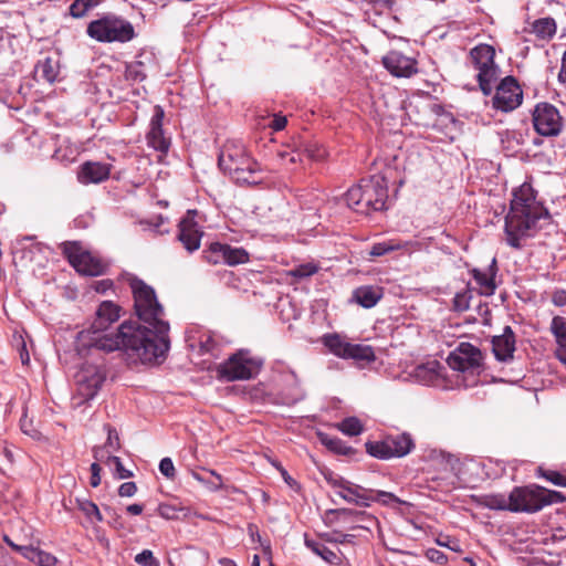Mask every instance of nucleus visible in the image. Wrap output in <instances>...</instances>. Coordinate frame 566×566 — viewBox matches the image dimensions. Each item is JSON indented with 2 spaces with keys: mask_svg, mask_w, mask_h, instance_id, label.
I'll return each instance as SVG.
<instances>
[{
  "mask_svg": "<svg viewBox=\"0 0 566 566\" xmlns=\"http://www.w3.org/2000/svg\"><path fill=\"white\" fill-rule=\"evenodd\" d=\"M134 296V308L144 325L133 323L143 334L137 343V358L143 364L160 363L169 349V324L164 319V308L155 290L143 280L134 277L129 282Z\"/></svg>",
  "mask_w": 566,
  "mask_h": 566,
  "instance_id": "obj_1",
  "label": "nucleus"
},
{
  "mask_svg": "<svg viewBox=\"0 0 566 566\" xmlns=\"http://www.w3.org/2000/svg\"><path fill=\"white\" fill-rule=\"evenodd\" d=\"M119 317L120 307L117 304L112 301L102 302L90 327L80 333V339L85 347L104 352L124 350L128 357L138 360L137 343L143 334L134 328L132 322L122 323L115 333L108 332Z\"/></svg>",
  "mask_w": 566,
  "mask_h": 566,
  "instance_id": "obj_2",
  "label": "nucleus"
},
{
  "mask_svg": "<svg viewBox=\"0 0 566 566\" xmlns=\"http://www.w3.org/2000/svg\"><path fill=\"white\" fill-rule=\"evenodd\" d=\"M549 219V212L536 191L525 182L513 191L510 211L505 217V241L513 249H521L524 239L533 237L541 228V220Z\"/></svg>",
  "mask_w": 566,
  "mask_h": 566,
  "instance_id": "obj_3",
  "label": "nucleus"
},
{
  "mask_svg": "<svg viewBox=\"0 0 566 566\" xmlns=\"http://www.w3.org/2000/svg\"><path fill=\"white\" fill-rule=\"evenodd\" d=\"M219 168L237 184L256 185L260 182L259 164L247 153L240 143L228 140L218 157Z\"/></svg>",
  "mask_w": 566,
  "mask_h": 566,
  "instance_id": "obj_4",
  "label": "nucleus"
},
{
  "mask_svg": "<svg viewBox=\"0 0 566 566\" xmlns=\"http://www.w3.org/2000/svg\"><path fill=\"white\" fill-rule=\"evenodd\" d=\"M86 33L90 38L102 43H126L136 35L133 24L115 13H106L91 21Z\"/></svg>",
  "mask_w": 566,
  "mask_h": 566,
  "instance_id": "obj_5",
  "label": "nucleus"
},
{
  "mask_svg": "<svg viewBox=\"0 0 566 566\" xmlns=\"http://www.w3.org/2000/svg\"><path fill=\"white\" fill-rule=\"evenodd\" d=\"M263 365V358L249 349H239L217 367V377L226 381L250 380L261 373Z\"/></svg>",
  "mask_w": 566,
  "mask_h": 566,
  "instance_id": "obj_6",
  "label": "nucleus"
},
{
  "mask_svg": "<svg viewBox=\"0 0 566 566\" xmlns=\"http://www.w3.org/2000/svg\"><path fill=\"white\" fill-rule=\"evenodd\" d=\"M495 50L492 45L480 43L469 52V62L478 71L476 80L484 95H490L499 77V66L495 63Z\"/></svg>",
  "mask_w": 566,
  "mask_h": 566,
  "instance_id": "obj_7",
  "label": "nucleus"
},
{
  "mask_svg": "<svg viewBox=\"0 0 566 566\" xmlns=\"http://www.w3.org/2000/svg\"><path fill=\"white\" fill-rule=\"evenodd\" d=\"M60 250L74 270L82 275L98 276L106 270V264L85 250L80 241L62 242Z\"/></svg>",
  "mask_w": 566,
  "mask_h": 566,
  "instance_id": "obj_8",
  "label": "nucleus"
},
{
  "mask_svg": "<svg viewBox=\"0 0 566 566\" xmlns=\"http://www.w3.org/2000/svg\"><path fill=\"white\" fill-rule=\"evenodd\" d=\"M366 452L379 460L402 458L415 449V441L410 433L388 434L380 441H367Z\"/></svg>",
  "mask_w": 566,
  "mask_h": 566,
  "instance_id": "obj_9",
  "label": "nucleus"
},
{
  "mask_svg": "<svg viewBox=\"0 0 566 566\" xmlns=\"http://www.w3.org/2000/svg\"><path fill=\"white\" fill-rule=\"evenodd\" d=\"M481 349L468 342H461L449 353L446 361L448 366L457 371H474L483 364Z\"/></svg>",
  "mask_w": 566,
  "mask_h": 566,
  "instance_id": "obj_10",
  "label": "nucleus"
},
{
  "mask_svg": "<svg viewBox=\"0 0 566 566\" xmlns=\"http://www.w3.org/2000/svg\"><path fill=\"white\" fill-rule=\"evenodd\" d=\"M363 203L360 213L369 214L373 211L384 210L388 199V189L384 178L363 179Z\"/></svg>",
  "mask_w": 566,
  "mask_h": 566,
  "instance_id": "obj_11",
  "label": "nucleus"
},
{
  "mask_svg": "<svg viewBox=\"0 0 566 566\" xmlns=\"http://www.w3.org/2000/svg\"><path fill=\"white\" fill-rule=\"evenodd\" d=\"M533 125L542 136H557L563 128L558 109L549 103H539L533 112Z\"/></svg>",
  "mask_w": 566,
  "mask_h": 566,
  "instance_id": "obj_12",
  "label": "nucleus"
},
{
  "mask_svg": "<svg viewBox=\"0 0 566 566\" xmlns=\"http://www.w3.org/2000/svg\"><path fill=\"white\" fill-rule=\"evenodd\" d=\"M203 259L210 264L235 266L249 261V253L243 248H234L227 243L213 242L203 250Z\"/></svg>",
  "mask_w": 566,
  "mask_h": 566,
  "instance_id": "obj_13",
  "label": "nucleus"
},
{
  "mask_svg": "<svg viewBox=\"0 0 566 566\" xmlns=\"http://www.w3.org/2000/svg\"><path fill=\"white\" fill-rule=\"evenodd\" d=\"M523 99V92L513 76H506L496 86L492 98L493 107L501 112H511L518 107Z\"/></svg>",
  "mask_w": 566,
  "mask_h": 566,
  "instance_id": "obj_14",
  "label": "nucleus"
},
{
  "mask_svg": "<svg viewBox=\"0 0 566 566\" xmlns=\"http://www.w3.org/2000/svg\"><path fill=\"white\" fill-rule=\"evenodd\" d=\"M512 509L514 513H536L543 509L541 486L528 484L525 486H515L511 491Z\"/></svg>",
  "mask_w": 566,
  "mask_h": 566,
  "instance_id": "obj_15",
  "label": "nucleus"
},
{
  "mask_svg": "<svg viewBox=\"0 0 566 566\" xmlns=\"http://www.w3.org/2000/svg\"><path fill=\"white\" fill-rule=\"evenodd\" d=\"M384 67L396 77H411L418 73V62L399 51H390L382 57Z\"/></svg>",
  "mask_w": 566,
  "mask_h": 566,
  "instance_id": "obj_16",
  "label": "nucleus"
},
{
  "mask_svg": "<svg viewBox=\"0 0 566 566\" xmlns=\"http://www.w3.org/2000/svg\"><path fill=\"white\" fill-rule=\"evenodd\" d=\"M195 214V210H188L186 217L180 220L178 226V240L190 253L200 248L202 237V232L193 219Z\"/></svg>",
  "mask_w": 566,
  "mask_h": 566,
  "instance_id": "obj_17",
  "label": "nucleus"
},
{
  "mask_svg": "<svg viewBox=\"0 0 566 566\" xmlns=\"http://www.w3.org/2000/svg\"><path fill=\"white\" fill-rule=\"evenodd\" d=\"M492 352L497 361L511 363L516 350V336L511 326H505L501 335L492 337Z\"/></svg>",
  "mask_w": 566,
  "mask_h": 566,
  "instance_id": "obj_18",
  "label": "nucleus"
},
{
  "mask_svg": "<svg viewBox=\"0 0 566 566\" xmlns=\"http://www.w3.org/2000/svg\"><path fill=\"white\" fill-rule=\"evenodd\" d=\"M164 109L161 106L156 105L154 107V114L150 119V129L147 134V143L148 146L154 148L155 150L167 153L170 146L169 139L164 136L163 130V120H164Z\"/></svg>",
  "mask_w": 566,
  "mask_h": 566,
  "instance_id": "obj_19",
  "label": "nucleus"
},
{
  "mask_svg": "<svg viewBox=\"0 0 566 566\" xmlns=\"http://www.w3.org/2000/svg\"><path fill=\"white\" fill-rule=\"evenodd\" d=\"M112 165L87 160L80 166L77 180L82 185L101 184L109 178Z\"/></svg>",
  "mask_w": 566,
  "mask_h": 566,
  "instance_id": "obj_20",
  "label": "nucleus"
},
{
  "mask_svg": "<svg viewBox=\"0 0 566 566\" xmlns=\"http://www.w3.org/2000/svg\"><path fill=\"white\" fill-rule=\"evenodd\" d=\"M444 367L438 360H429L427 363L417 365L411 376L419 385L434 387L438 386Z\"/></svg>",
  "mask_w": 566,
  "mask_h": 566,
  "instance_id": "obj_21",
  "label": "nucleus"
},
{
  "mask_svg": "<svg viewBox=\"0 0 566 566\" xmlns=\"http://www.w3.org/2000/svg\"><path fill=\"white\" fill-rule=\"evenodd\" d=\"M343 500L358 506L369 507L373 503V489L364 488L347 481L342 490L336 492Z\"/></svg>",
  "mask_w": 566,
  "mask_h": 566,
  "instance_id": "obj_22",
  "label": "nucleus"
},
{
  "mask_svg": "<svg viewBox=\"0 0 566 566\" xmlns=\"http://www.w3.org/2000/svg\"><path fill=\"white\" fill-rule=\"evenodd\" d=\"M382 297V290L378 286L363 285L353 291L350 302L364 308L374 307Z\"/></svg>",
  "mask_w": 566,
  "mask_h": 566,
  "instance_id": "obj_23",
  "label": "nucleus"
},
{
  "mask_svg": "<svg viewBox=\"0 0 566 566\" xmlns=\"http://www.w3.org/2000/svg\"><path fill=\"white\" fill-rule=\"evenodd\" d=\"M106 378L96 366H85L75 374V381L84 389H101L104 386Z\"/></svg>",
  "mask_w": 566,
  "mask_h": 566,
  "instance_id": "obj_24",
  "label": "nucleus"
},
{
  "mask_svg": "<svg viewBox=\"0 0 566 566\" xmlns=\"http://www.w3.org/2000/svg\"><path fill=\"white\" fill-rule=\"evenodd\" d=\"M233 394H242V396H249L250 399L261 400L262 402H270L274 405L292 406L301 398H285L282 396L284 391H232Z\"/></svg>",
  "mask_w": 566,
  "mask_h": 566,
  "instance_id": "obj_25",
  "label": "nucleus"
},
{
  "mask_svg": "<svg viewBox=\"0 0 566 566\" xmlns=\"http://www.w3.org/2000/svg\"><path fill=\"white\" fill-rule=\"evenodd\" d=\"M304 544L305 546L313 552L315 555L319 556L324 562L329 565H339L340 557L336 552L329 549L325 544L310 538L306 534L304 535Z\"/></svg>",
  "mask_w": 566,
  "mask_h": 566,
  "instance_id": "obj_26",
  "label": "nucleus"
},
{
  "mask_svg": "<svg viewBox=\"0 0 566 566\" xmlns=\"http://www.w3.org/2000/svg\"><path fill=\"white\" fill-rule=\"evenodd\" d=\"M319 441L323 446H325L329 451L336 454L353 457L357 454V450L353 447L348 446L338 437H331L326 433H318Z\"/></svg>",
  "mask_w": 566,
  "mask_h": 566,
  "instance_id": "obj_27",
  "label": "nucleus"
},
{
  "mask_svg": "<svg viewBox=\"0 0 566 566\" xmlns=\"http://www.w3.org/2000/svg\"><path fill=\"white\" fill-rule=\"evenodd\" d=\"M345 359H354L357 363H371L376 359V356L371 346L349 343Z\"/></svg>",
  "mask_w": 566,
  "mask_h": 566,
  "instance_id": "obj_28",
  "label": "nucleus"
},
{
  "mask_svg": "<svg viewBox=\"0 0 566 566\" xmlns=\"http://www.w3.org/2000/svg\"><path fill=\"white\" fill-rule=\"evenodd\" d=\"M23 557L39 566H54L57 562L52 554L33 546L23 549Z\"/></svg>",
  "mask_w": 566,
  "mask_h": 566,
  "instance_id": "obj_29",
  "label": "nucleus"
},
{
  "mask_svg": "<svg viewBox=\"0 0 566 566\" xmlns=\"http://www.w3.org/2000/svg\"><path fill=\"white\" fill-rule=\"evenodd\" d=\"M59 63L52 57H45L36 64L35 72L48 83H53L59 75Z\"/></svg>",
  "mask_w": 566,
  "mask_h": 566,
  "instance_id": "obj_30",
  "label": "nucleus"
},
{
  "mask_svg": "<svg viewBox=\"0 0 566 566\" xmlns=\"http://www.w3.org/2000/svg\"><path fill=\"white\" fill-rule=\"evenodd\" d=\"M107 430V439L104 447H95L93 449V455L96 461H102L104 458V450L111 449L113 451H117L120 448L119 437L115 428L111 424H105L104 427Z\"/></svg>",
  "mask_w": 566,
  "mask_h": 566,
  "instance_id": "obj_31",
  "label": "nucleus"
},
{
  "mask_svg": "<svg viewBox=\"0 0 566 566\" xmlns=\"http://www.w3.org/2000/svg\"><path fill=\"white\" fill-rule=\"evenodd\" d=\"M532 32L539 39H551L556 33V22L553 18H542L533 22Z\"/></svg>",
  "mask_w": 566,
  "mask_h": 566,
  "instance_id": "obj_32",
  "label": "nucleus"
},
{
  "mask_svg": "<svg viewBox=\"0 0 566 566\" xmlns=\"http://www.w3.org/2000/svg\"><path fill=\"white\" fill-rule=\"evenodd\" d=\"M323 342L331 353L340 358H346L349 343L338 334H327L324 336Z\"/></svg>",
  "mask_w": 566,
  "mask_h": 566,
  "instance_id": "obj_33",
  "label": "nucleus"
},
{
  "mask_svg": "<svg viewBox=\"0 0 566 566\" xmlns=\"http://www.w3.org/2000/svg\"><path fill=\"white\" fill-rule=\"evenodd\" d=\"M190 347L198 348L200 354L217 355L219 350V343L210 333H202L196 342L190 344Z\"/></svg>",
  "mask_w": 566,
  "mask_h": 566,
  "instance_id": "obj_34",
  "label": "nucleus"
},
{
  "mask_svg": "<svg viewBox=\"0 0 566 566\" xmlns=\"http://www.w3.org/2000/svg\"><path fill=\"white\" fill-rule=\"evenodd\" d=\"M482 504L490 509L496 511H510L512 509V500L511 493L509 497H505L503 494H490L483 497Z\"/></svg>",
  "mask_w": 566,
  "mask_h": 566,
  "instance_id": "obj_35",
  "label": "nucleus"
},
{
  "mask_svg": "<svg viewBox=\"0 0 566 566\" xmlns=\"http://www.w3.org/2000/svg\"><path fill=\"white\" fill-rule=\"evenodd\" d=\"M78 510L88 518L91 523L103 522V515L98 506L91 500L76 499Z\"/></svg>",
  "mask_w": 566,
  "mask_h": 566,
  "instance_id": "obj_36",
  "label": "nucleus"
},
{
  "mask_svg": "<svg viewBox=\"0 0 566 566\" xmlns=\"http://www.w3.org/2000/svg\"><path fill=\"white\" fill-rule=\"evenodd\" d=\"M363 180L347 190L345 201L354 211L360 213V203H363Z\"/></svg>",
  "mask_w": 566,
  "mask_h": 566,
  "instance_id": "obj_37",
  "label": "nucleus"
},
{
  "mask_svg": "<svg viewBox=\"0 0 566 566\" xmlns=\"http://www.w3.org/2000/svg\"><path fill=\"white\" fill-rule=\"evenodd\" d=\"M551 332L558 346H566V317L554 316L551 323Z\"/></svg>",
  "mask_w": 566,
  "mask_h": 566,
  "instance_id": "obj_38",
  "label": "nucleus"
},
{
  "mask_svg": "<svg viewBox=\"0 0 566 566\" xmlns=\"http://www.w3.org/2000/svg\"><path fill=\"white\" fill-rule=\"evenodd\" d=\"M98 3L99 0H74L69 9L70 14L73 18H82Z\"/></svg>",
  "mask_w": 566,
  "mask_h": 566,
  "instance_id": "obj_39",
  "label": "nucleus"
},
{
  "mask_svg": "<svg viewBox=\"0 0 566 566\" xmlns=\"http://www.w3.org/2000/svg\"><path fill=\"white\" fill-rule=\"evenodd\" d=\"M473 277L475 282L483 289L485 295H492L495 291L494 273L489 275L485 272L474 270Z\"/></svg>",
  "mask_w": 566,
  "mask_h": 566,
  "instance_id": "obj_40",
  "label": "nucleus"
},
{
  "mask_svg": "<svg viewBox=\"0 0 566 566\" xmlns=\"http://www.w3.org/2000/svg\"><path fill=\"white\" fill-rule=\"evenodd\" d=\"M338 429L346 436L356 437L363 432V424L356 417H347L338 424Z\"/></svg>",
  "mask_w": 566,
  "mask_h": 566,
  "instance_id": "obj_41",
  "label": "nucleus"
},
{
  "mask_svg": "<svg viewBox=\"0 0 566 566\" xmlns=\"http://www.w3.org/2000/svg\"><path fill=\"white\" fill-rule=\"evenodd\" d=\"M12 344L19 353L22 365H28L30 363V354L25 337L21 333H14L12 336Z\"/></svg>",
  "mask_w": 566,
  "mask_h": 566,
  "instance_id": "obj_42",
  "label": "nucleus"
},
{
  "mask_svg": "<svg viewBox=\"0 0 566 566\" xmlns=\"http://www.w3.org/2000/svg\"><path fill=\"white\" fill-rule=\"evenodd\" d=\"M302 153L311 160H322L326 151L325 149L315 142H307L301 144Z\"/></svg>",
  "mask_w": 566,
  "mask_h": 566,
  "instance_id": "obj_43",
  "label": "nucleus"
},
{
  "mask_svg": "<svg viewBox=\"0 0 566 566\" xmlns=\"http://www.w3.org/2000/svg\"><path fill=\"white\" fill-rule=\"evenodd\" d=\"M333 512L338 516L350 517L356 521L369 522L370 524H374L377 521L371 514H368L364 511H356L352 509H337Z\"/></svg>",
  "mask_w": 566,
  "mask_h": 566,
  "instance_id": "obj_44",
  "label": "nucleus"
},
{
  "mask_svg": "<svg viewBox=\"0 0 566 566\" xmlns=\"http://www.w3.org/2000/svg\"><path fill=\"white\" fill-rule=\"evenodd\" d=\"M97 391H71V408L77 409L87 405L96 396Z\"/></svg>",
  "mask_w": 566,
  "mask_h": 566,
  "instance_id": "obj_45",
  "label": "nucleus"
},
{
  "mask_svg": "<svg viewBox=\"0 0 566 566\" xmlns=\"http://www.w3.org/2000/svg\"><path fill=\"white\" fill-rule=\"evenodd\" d=\"M541 493H542V503L539 506L552 505L557 503H564L566 501V496L559 492L554 490H548L546 488L541 486Z\"/></svg>",
  "mask_w": 566,
  "mask_h": 566,
  "instance_id": "obj_46",
  "label": "nucleus"
},
{
  "mask_svg": "<svg viewBox=\"0 0 566 566\" xmlns=\"http://www.w3.org/2000/svg\"><path fill=\"white\" fill-rule=\"evenodd\" d=\"M106 464L114 465L115 472L114 476L118 480L129 479L133 476V472L127 470L120 460L119 457L116 455H107Z\"/></svg>",
  "mask_w": 566,
  "mask_h": 566,
  "instance_id": "obj_47",
  "label": "nucleus"
},
{
  "mask_svg": "<svg viewBox=\"0 0 566 566\" xmlns=\"http://www.w3.org/2000/svg\"><path fill=\"white\" fill-rule=\"evenodd\" d=\"M401 249V244L399 243H396L395 241L392 240H389V241H384V242H378V243H375L371 249H370V252L369 254L371 256H382L389 252H392V251H396V250H399Z\"/></svg>",
  "mask_w": 566,
  "mask_h": 566,
  "instance_id": "obj_48",
  "label": "nucleus"
},
{
  "mask_svg": "<svg viewBox=\"0 0 566 566\" xmlns=\"http://www.w3.org/2000/svg\"><path fill=\"white\" fill-rule=\"evenodd\" d=\"M318 271V266L313 263H304L300 264L292 270H290L289 274L292 277H295L297 280L310 277L314 275Z\"/></svg>",
  "mask_w": 566,
  "mask_h": 566,
  "instance_id": "obj_49",
  "label": "nucleus"
},
{
  "mask_svg": "<svg viewBox=\"0 0 566 566\" xmlns=\"http://www.w3.org/2000/svg\"><path fill=\"white\" fill-rule=\"evenodd\" d=\"M537 476L543 478L554 485L562 486L564 474L556 470H545L542 467L537 469Z\"/></svg>",
  "mask_w": 566,
  "mask_h": 566,
  "instance_id": "obj_50",
  "label": "nucleus"
},
{
  "mask_svg": "<svg viewBox=\"0 0 566 566\" xmlns=\"http://www.w3.org/2000/svg\"><path fill=\"white\" fill-rule=\"evenodd\" d=\"M135 563L140 566H160L159 560L150 549H144L135 556Z\"/></svg>",
  "mask_w": 566,
  "mask_h": 566,
  "instance_id": "obj_51",
  "label": "nucleus"
},
{
  "mask_svg": "<svg viewBox=\"0 0 566 566\" xmlns=\"http://www.w3.org/2000/svg\"><path fill=\"white\" fill-rule=\"evenodd\" d=\"M323 476L325 481L328 483V485H331L334 489H337L338 491L342 490L345 483L348 481L342 475L336 474L331 470H326L325 472H323Z\"/></svg>",
  "mask_w": 566,
  "mask_h": 566,
  "instance_id": "obj_52",
  "label": "nucleus"
},
{
  "mask_svg": "<svg viewBox=\"0 0 566 566\" xmlns=\"http://www.w3.org/2000/svg\"><path fill=\"white\" fill-rule=\"evenodd\" d=\"M470 298L471 296L468 292L457 293L453 297V310L455 312H465L470 307Z\"/></svg>",
  "mask_w": 566,
  "mask_h": 566,
  "instance_id": "obj_53",
  "label": "nucleus"
},
{
  "mask_svg": "<svg viewBox=\"0 0 566 566\" xmlns=\"http://www.w3.org/2000/svg\"><path fill=\"white\" fill-rule=\"evenodd\" d=\"M373 502H380L385 505L400 503V500L391 492L373 490Z\"/></svg>",
  "mask_w": 566,
  "mask_h": 566,
  "instance_id": "obj_54",
  "label": "nucleus"
},
{
  "mask_svg": "<svg viewBox=\"0 0 566 566\" xmlns=\"http://www.w3.org/2000/svg\"><path fill=\"white\" fill-rule=\"evenodd\" d=\"M158 469L165 478L169 480H174L176 478V469L170 458H163L159 462Z\"/></svg>",
  "mask_w": 566,
  "mask_h": 566,
  "instance_id": "obj_55",
  "label": "nucleus"
},
{
  "mask_svg": "<svg viewBox=\"0 0 566 566\" xmlns=\"http://www.w3.org/2000/svg\"><path fill=\"white\" fill-rule=\"evenodd\" d=\"M104 511L108 515L109 520L107 521L108 525L112 526L115 530H120L124 527L122 516L116 512L115 509L105 505Z\"/></svg>",
  "mask_w": 566,
  "mask_h": 566,
  "instance_id": "obj_56",
  "label": "nucleus"
},
{
  "mask_svg": "<svg viewBox=\"0 0 566 566\" xmlns=\"http://www.w3.org/2000/svg\"><path fill=\"white\" fill-rule=\"evenodd\" d=\"M426 557L430 562L439 565H444L448 560L447 555L437 548H428L426 552Z\"/></svg>",
  "mask_w": 566,
  "mask_h": 566,
  "instance_id": "obj_57",
  "label": "nucleus"
},
{
  "mask_svg": "<svg viewBox=\"0 0 566 566\" xmlns=\"http://www.w3.org/2000/svg\"><path fill=\"white\" fill-rule=\"evenodd\" d=\"M333 535V538H328V541L336 544H354L356 538L355 534H346L339 531H334Z\"/></svg>",
  "mask_w": 566,
  "mask_h": 566,
  "instance_id": "obj_58",
  "label": "nucleus"
},
{
  "mask_svg": "<svg viewBox=\"0 0 566 566\" xmlns=\"http://www.w3.org/2000/svg\"><path fill=\"white\" fill-rule=\"evenodd\" d=\"M157 513H158V515H160L161 517H164L166 520H172V518L177 517L176 507L172 505L166 504V503H160L158 505Z\"/></svg>",
  "mask_w": 566,
  "mask_h": 566,
  "instance_id": "obj_59",
  "label": "nucleus"
},
{
  "mask_svg": "<svg viewBox=\"0 0 566 566\" xmlns=\"http://www.w3.org/2000/svg\"><path fill=\"white\" fill-rule=\"evenodd\" d=\"M208 472L212 479H210V480L206 479L205 484H207L210 488V490H212V491H218V490L222 489V486H223L222 476L213 470H210Z\"/></svg>",
  "mask_w": 566,
  "mask_h": 566,
  "instance_id": "obj_60",
  "label": "nucleus"
},
{
  "mask_svg": "<svg viewBox=\"0 0 566 566\" xmlns=\"http://www.w3.org/2000/svg\"><path fill=\"white\" fill-rule=\"evenodd\" d=\"M137 492V485L135 482H124L118 488V495L122 497H130Z\"/></svg>",
  "mask_w": 566,
  "mask_h": 566,
  "instance_id": "obj_61",
  "label": "nucleus"
},
{
  "mask_svg": "<svg viewBox=\"0 0 566 566\" xmlns=\"http://www.w3.org/2000/svg\"><path fill=\"white\" fill-rule=\"evenodd\" d=\"M280 156L286 159L290 164L301 163L303 160L302 148L293 149L291 151L281 153Z\"/></svg>",
  "mask_w": 566,
  "mask_h": 566,
  "instance_id": "obj_62",
  "label": "nucleus"
},
{
  "mask_svg": "<svg viewBox=\"0 0 566 566\" xmlns=\"http://www.w3.org/2000/svg\"><path fill=\"white\" fill-rule=\"evenodd\" d=\"M551 301L555 306L562 307L566 305V290L555 289L552 292Z\"/></svg>",
  "mask_w": 566,
  "mask_h": 566,
  "instance_id": "obj_63",
  "label": "nucleus"
},
{
  "mask_svg": "<svg viewBox=\"0 0 566 566\" xmlns=\"http://www.w3.org/2000/svg\"><path fill=\"white\" fill-rule=\"evenodd\" d=\"M102 468L97 462L91 464V479L90 484L92 488H97L101 484Z\"/></svg>",
  "mask_w": 566,
  "mask_h": 566,
  "instance_id": "obj_64",
  "label": "nucleus"
}]
</instances>
